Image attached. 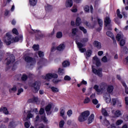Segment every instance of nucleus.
<instances>
[{
  "label": "nucleus",
  "instance_id": "11",
  "mask_svg": "<svg viewBox=\"0 0 128 128\" xmlns=\"http://www.w3.org/2000/svg\"><path fill=\"white\" fill-rule=\"evenodd\" d=\"M93 46H94V48H102V44L98 41H94L93 43Z\"/></svg>",
  "mask_w": 128,
  "mask_h": 128
},
{
  "label": "nucleus",
  "instance_id": "1",
  "mask_svg": "<svg viewBox=\"0 0 128 128\" xmlns=\"http://www.w3.org/2000/svg\"><path fill=\"white\" fill-rule=\"evenodd\" d=\"M88 116H90V111H84L81 113L80 115L78 118V120L80 122H86V120H88Z\"/></svg>",
  "mask_w": 128,
  "mask_h": 128
},
{
  "label": "nucleus",
  "instance_id": "60",
  "mask_svg": "<svg viewBox=\"0 0 128 128\" xmlns=\"http://www.w3.org/2000/svg\"><path fill=\"white\" fill-rule=\"evenodd\" d=\"M12 90H13V92L16 91V86H14L13 88H11V90H9L10 92H12Z\"/></svg>",
  "mask_w": 128,
  "mask_h": 128
},
{
  "label": "nucleus",
  "instance_id": "50",
  "mask_svg": "<svg viewBox=\"0 0 128 128\" xmlns=\"http://www.w3.org/2000/svg\"><path fill=\"white\" fill-rule=\"evenodd\" d=\"M122 122H124V121H122V120H117V122H116V126H120V124H122Z\"/></svg>",
  "mask_w": 128,
  "mask_h": 128
},
{
  "label": "nucleus",
  "instance_id": "56",
  "mask_svg": "<svg viewBox=\"0 0 128 128\" xmlns=\"http://www.w3.org/2000/svg\"><path fill=\"white\" fill-rule=\"evenodd\" d=\"M67 114L68 116H71L72 114V111L71 110H68L67 112Z\"/></svg>",
  "mask_w": 128,
  "mask_h": 128
},
{
  "label": "nucleus",
  "instance_id": "33",
  "mask_svg": "<svg viewBox=\"0 0 128 128\" xmlns=\"http://www.w3.org/2000/svg\"><path fill=\"white\" fill-rule=\"evenodd\" d=\"M21 80L24 82H26L28 80V76L26 74H23L22 76Z\"/></svg>",
  "mask_w": 128,
  "mask_h": 128
},
{
  "label": "nucleus",
  "instance_id": "3",
  "mask_svg": "<svg viewBox=\"0 0 128 128\" xmlns=\"http://www.w3.org/2000/svg\"><path fill=\"white\" fill-rule=\"evenodd\" d=\"M16 60L14 56L12 54H8L7 55V58L6 59V64L8 66V64H12Z\"/></svg>",
  "mask_w": 128,
  "mask_h": 128
},
{
  "label": "nucleus",
  "instance_id": "37",
  "mask_svg": "<svg viewBox=\"0 0 128 128\" xmlns=\"http://www.w3.org/2000/svg\"><path fill=\"white\" fill-rule=\"evenodd\" d=\"M79 28L80 30L83 32L84 34H86V32H88L86 31V29L84 28L82 26H80Z\"/></svg>",
  "mask_w": 128,
  "mask_h": 128
},
{
  "label": "nucleus",
  "instance_id": "9",
  "mask_svg": "<svg viewBox=\"0 0 128 128\" xmlns=\"http://www.w3.org/2000/svg\"><path fill=\"white\" fill-rule=\"evenodd\" d=\"M25 61H26V62H32V64H36V59L28 56L25 58Z\"/></svg>",
  "mask_w": 128,
  "mask_h": 128
},
{
  "label": "nucleus",
  "instance_id": "30",
  "mask_svg": "<svg viewBox=\"0 0 128 128\" xmlns=\"http://www.w3.org/2000/svg\"><path fill=\"white\" fill-rule=\"evenodd\" d=\"M16 124H14V121L12 120L9 124L8 128H12L15 126Z\"/></svg>",
  "mask_w": 128,
  "mask_h": 128
},
{
  "label": "nucleus",
  "instance_id": "64",
  "mask_svg": "<svg viewBox=\"0 0 128 128\" xmlns=\"http://www.w3.org/2000/svg\"><path fill=\"white\" fill-rule=\"evenodd\" d=\"M125 102H126V104L128 106V96L125 97Z\"/></svg>",
  "mask_w": 128,
  "mask_h": 128
},
{
  "label": "nucleus",
  "instance_id": "29",
  "mask_svg": "<svg viewBox=\"0 0 128 128\" xmlns=\"http://www.w3.org/2000/svg\"><path fill=\"white\" fill-rule=\"evenodd\" d=\"M51 90L53 92H60L58 88L54 86L51 87Z\"/></svg>",
  "mask_w": 128,
  "mask_h": 128
},
{
  "label": "nucleus",
  "instance_id": "52",
  "mask_svg": "<svg viewBox=\"0 0 128 128\" xmlns=\"http://www.w3.org/2000/svg\"><path fill=\"white\" fill-rule=\"evenodd\" d=\"M38 54L40 58H42V56H44V52H42V51H39L38 52Z\"/></svg>",
  "mask_w": 128,
  "mask_h": 128
},
{
  "label": "nucleus",
  "instance_id": "39",
  "mask_svg": "<svg viewBox=\"0 0 128 128\" xmlns=\"http://www.w3.org/2000/svg\"><path fill=\"white\" fill-rule=\"evenodd\" d=\"M32 48H34V50H40V46L34 44Z\"/></svg>",
  "mask_w": 128,
  "mask_h": 128
},
{
  "label": "nucleus",
  "instance_id": "21",
  "mask_svg": "<svg viewBox=\"0 0 128 128\" xmlns=\"http://www.w3.org/2000/svg\"><path fill=\"white\" fill-rule=\"evenodd\" d=\"M38 100V98L37 97H34L32 99H30L28 100V102H36Z\"/></svg>",
  "mask_w": 128,
  "mask_h": 128
},
{
  "label": "nucleus",
  "instance_id": "44",
  "mask_svg": "<svg viewBox=\"0 0 128 128\" xmlns=\"http://www.w3.org/2000/svg\"><path fill=\"white\" fill-rule=\"evenodd\" d=\"M86 56L88 58H90V56H92V50H87V52H86Z\"/></svg>",
  "mask_w": 128,
  "mask_h": 128
},
{
  "label": "nucleus",
  "instance_id": "27",
  "mask_svg": "<svg viewBox=\"0 0 128 128\" xmlns=\"http://www.w3.org/2000/svg\"><path fill=\"white\" fill-rule=\"evenodd\" d=\"M60 116L64 118V108H61L60 110Z\"/></svg>",
  "mask_w": 128,
  "mask_h": 128
},
{
  "label": "nucleus",
  "instance_id": "47",
  "mask_svg": "<svg viewBox=\"0 0 128 128\" xmlns=\"http://www.w3.org/2000/svg\"><path fill=\"white\" fill-rule=\"evenodd\" d=\"M84 10L86 12H90V7L88 6H85L84 7Z\"/></svg>",
  "mask_w": 128,
  "mask_h": 128
},
{
  "label": "nucleus",
  "instance_id": "57",
  "mask_svg": "<svg viewBox=\"0 0 128 128\" xmlns=\"http://www.w3.org/2000/svg\"><path fill=\"white\" fill-rule=\"evenodd\" d=\"M98 24L100 26H102V20L100 19H98Z\"/></svg>",
  "mask_w": 128,
  "mask_h": 128
},
{
  "label": "nucleus",
  "instance_id": "4",
  "mask_svg": "<svg viewBox=\"0 0 128 128\" xmlns=\"http://www.w3.org/2000/svg\"><path fill=\"white\" fill-rule=\"evenodd\" d=\"M58 76L56 74L53 73L46 74V76H42V78L44 80H50L51 78H58Z\"/></svg>",
  "mask_w": 128,
  "mask_h": 128
},
{
  "label": "nucleus",
  "instance_id": "28",
  "mask_svg": "<svg viewBox=\"0 0 128 128\" xmlns=\"http://www.w3.org/2000/svg\"><path fill=\"white\" fill-rule=\"evenodd\" d=\"M56 37L57 38H62V32H58L56 33Z\"/></svg>",
  "mask_w": 128,
  "mask_h": 128
},
{
  "label": "nucleus",
  "instance_id": "53",
  "mask_svg": "<svg viewBox=\"0 0 128 128\" xmlns=\"http://www.w3.org/2000/svg\"><path fill=\"white\" fill-rule=\"evenodd\" d=\"M64 80H70L72 78H70V76H66L64 78Z\"/></svg>",
  "mask_w": 128,
  "mask_h": 128
},
{
  "label": "nucleus",
  "instance_id": "40",
  "mask_svg": "<svg viewBox=\"0 0 128 128\" xmlns=\"http://www.w3.org/2000/svg\"><path fill=\"white\" fill-rule=\"evenodd\" d=\"M90 102V99L89 98L86 97L84 101V104H88Z\"/></svg>",
  "mask_w": 128,
  "mask_h": 128
},
{
  "label": "nucleus",
  "instance_id": "31",
  "mask_svg": "<svg viewBox=\"0 0 128 128\" xmlns=\"http://www.w3.org/2000/svg\"><path fill=\"white\" fill-rule=\"evenodd\" d=\"M64 120H62L59 122V128H64Z\"/></svg>",
  "mask_w": 128,
  "mask_h": 128
},
{
  "label": "nucleus",
  "instance_id": "18",
  "mask_svg": "<svg viewBox=\"0 0 128 128\" xmlns=\"http://www.w3.org/2000/svg\"><path fill=\"white\" fill-rule=\"evenodd\" d=\"M94 114H92L88 118V124H92V122H94Z\"/></svg>",
  "mask_w": 128,
  "mask_h": 128
},
{
  "label": "nucleus",
  "instance_id": "46",
  "mask_svg": "<svg viewBox=\"0 0 128 128\" xmlns=\"http://www.w3.org/2000/svg\"><path fill=\"white\" fill-rule=\"evenodd\" d=\"M78 30L76 28H73L72 29V34H76L77 32H78Z\"/></svg>",
  "mask_w": 128,
  "mask_h": 128
},
{
  "label": "nucleus",
  "instance_id": "48",
  "mask_svg": "<svg viewBox=\"0 0 128 128\" xmlns=\"http://www.w3.org/2000/svg\"><path fill=\"white\" fill-rule=\"evenodd\" d=\"M34 118V114L31 113H29L27 116L26 120H30V118Z\"/></svg>",
  "mask_w": 128,
  "mask_h": 128
},
{
  "label": "nucleus",
  "instance_id": "10",
  "mask_svg": "<svg viewBox=\"0 0 128 128\" xmlns=\"http://www.w3.org/2000/svg\"><path fill=\"white\" fill-rule=\"evenodd\" d=\"M92 62L96 64V66H100V59L97 56H94L93 58Z\"/></svg>",
  "mask_w": 128,
  "mask_h": 128
},
{
  "label": "nucleus",
  "instance_id": "49",
  "mask_svg": "<svg viewBox=\"0 0 128 128\" xmlns=\"http://www.w3.org/2000/svg\"><path fill=\"white\" fill-rule=\"evenodd\" d=\"M35 112V114H38V108H35L34 109H33L32 110H31L30 111V112Z\"/></svg>",
  "mask_w": 128,
  "mask_h": 128
},
{
  "label": "nucleus",
  "instance_id": "19",
  "mask_svg": "<svg viewBox=\"0 0 128 128\" xmlns=\"http://www.w3.org/2000/svg\"><path fill=\"white\" fill-rule=\"evenodd\" d=\"M58 50H60V52H62V50H64V44H62L58 46L57 47Z\"/></svg>",
  "mask_w": 128,
  "mask_h": 128
},
{
  "label": "nucleus",
  "instance_id": "35",
  "mask_svg": "<svg viewBox=\"0 0 128 128\" xmlns=\"http://www.w3.org/2000/svg\"><path fill=\"white\" fill-rule=\"evenodd\" d=\"M94 88L96 90V92H97L98 94H100V90L98 89V86L94 85Z\"/></svg>",
  "mask_w": 128,
  "mask_h": 128
},
{
  "label": "nucleus",
  "instance_id": "38",
  "mask_svg": "<svg viewBox=\"0 0 128 128\" xmlns=\"http://www.w3.org/2000/svg\"><path fill=\"white\" fill-rule=\"evenodd\" d=\"M121 50H122L124 54H128V48L126 46L122 47V49H121Z\"/></svg>",
  "mask_w": 128,
  "mask_h": 128
},
{
  "label": "nucleus",
  "instance_id": "51",
  "mask_svg": "<svg viewBox=\"0 0 128 128\" xmlns=\"http://www.w3.org/2000/svg\"><path fill=\"white\" fill-rule=\"evenodd\" d=\"M12 32H13V34H14L16 36H18V30H16V28H13Z\"/></svg>",
  "mask_w": 128,
  "mask_h": 128
},
{
  "label": "nucleus",
  "instance_id": "25",
  "mask_svg": "<svg viewBox=\"0 0 128 128\" xmlns=\"http://www.w3.org/2000/svg\"><path fill=\"white\" fill-rule=\"evenodd\" d=\"M76 26H80V24H82V20H80V18L78 17L76 19Z\"/></svg>",
  "mask_w": 128,
  "mask_h": 128
},
{
  "label": "nucleus",
  "instance_id": "22",
  "mask_svg": "<svg viewBox=\"0 0 128 128\" xmlns=\"http://www.w3.org/2000/svg\"><path fill=\"white\" fill-rule=\"evenodd\" d=\"M37 2H38V0H29V2L30 6H36V4Z\"/></svg>",
  "mask_w": 128,
  "mask_h": 128
},
{
  "label": "nucleus",
  "instance_id": "20",
  "mask_svg": "<svg viewBox=\"0 0 128 128\" xmlns=\"http://www.w3.org/2000/svg\"><path fill=\"white\" fill-rule=\"evenodd\" d=\"M114 91V86H109L107 88V92L109 94H110V92H112Z\"/></svg>",
  "mask_w": 128,
  "mask_h": 128
},
{
  "label": "nucleus",
  "instance_id": "32",
  "mask_svg": "<svg viewBox=\"0 0 128 128\" xmlns=\"http://www.w3.org/2000/svg\"><path fill=\"white\" fill-rule=\"evenodd\" d=\"M62 66L64 68H66L70 66V62L68 61H64L62 62Z\"/></svg>",
  "mask_w": 128,
  "mask_h": 128
},
{
  "label": "nucleus",
  "instance_id": "5",
  "mask_svg": "<svg viewBox=\"0 0 128 128\" xmlns=\"http://www.w3.org/2000/svg\"><path fill=\"white\" fill-rule=\"evenodd\" d=\"M40 82L36 81L33 83L30 86L32 88V90H34V92H38V90H40Z\"/></svg>",
  "mask_w": 128,
  "mask_h": 128
},
{
  "label": "nucleus",
  "instance_id": "26",
  "mask_svg": "<svg viewBox=\"0 0 128 128\" xmlns=\"http://www.w3.org/2000/svg\"><path fill=\"white\" fill-rule=\"evenodd\" d=\"M116 102H120V101L116 98H112L111 100V104H112L113 106H115Z\"/></svg>",
  "mask_w": 128,
  "mask_h": 128
},
{
  "label": "nucleus",
  "instance_id": "15",
  "mask_svg": "<svg viewBox=\"0 0 128 128\" xmlns=\"http://www.w3.org/2000/svg\"><path fill=\"white\" fill-rule=\"evenodd\" d=\"M72 4H74L72 0H66V8H72Z\"/></svg>",
  "mask_w": 128,
  "mask_h": 128
},
{
  "label": "nucleus",
  "instance_id": "7",
  "mask_svg": "<svg viewBox=\"0 0 128 128\" xmlns=\"http://www.w3.org/2000/svg\"><path fill=\"white\" fill-rule=\"evenodd\" d=\"M110 18V17L106 16L104 20V26L106 28H108V26H112V25H110V22H111Z\"/></svg>",
  "mask_w": 128,
  "mask_h": 128
},
{
  "label": "nucleus",
  "instance_id": "12",
  "mask_svg": "<svg viewBox=\"0 0 128 128\" xmlns=\"http://www.w3.org/2000/svg\"><path fill=\"white\" fill-rule=\"evenodd\" d=\"M104 100H106L107 104L110 102V96L109 94H106L104 96Z\"/></svg>",
  "mask_w": 128,
  "mask_h": 128
},
{
  "label": "nucleus",
  "instance_id": "36",
  "mask_svg": "<svg viewBox=\"0 0 128 128\" xmlns=\"http://www.w3.org/2000/svg\"><path fill=\"white\" fill-rule=\"evenodd\" d=\"M58 74L61 75L64 74V69L60 68L58 70Z\"/></svg>",
  "mask_w": 128,
  "mask_h": 128
},
{
  "label": "nucleus",
  "instance_id": "24",
  "mask_svg": "<svg viewBox=\"0 0 128 128\" xmlns=\"http://www.w3.org/2000/svg\"><path fill=\"white\" fill-rule=\"evenodd\" d=\"M45 9L46 12H50V10H52V6L50 4H47L45 7Z\"/></svg>",
  "mask_w": 128,
  "mask_h": 128
},
{
  "label": "nucleus",
  "instance_id": "63",
  "mask_svg": "<svg viewBox=\"0 0 128 128\" xmlns=\"http://www.w3.org/2000/svg\"><path fill=\"white\" fill-rule=\"evenodd\" d=\"M24 126L26 128H30V122H26L24 124Z\"/></svg>",
  "mask_w": 128,
  "mask_h": 128
},
{
  "label": "nucleus",
  "instance_id": "23",
  "mask_svg": "<svg viewBox=\"0 0 128 128\" xmlns=\"http://www.w3.org/2000/svg\"><path fill=\"white\" fill-rule=\"evenodd\" d=\"M1 112H3L4 114H8V108L6 107H2L1 108Z\"/></svg>",
  "mask_w": 128,
  "mask_h": 128
},
{
  "label": "nucleus",
  "instance_id": "14",
  "mask_svg": "<svg viewBox=\"0 0 128 128\" xmlns=\"http://www.w3.org/2000/svg\"><path fill=\"white\" fill-rule=\"evenodd\" d=\"M112 114H114L115 118H118V116H122V112L120 110H116V112L114 110H112Z\"/></svg>",
  "mask_w": 128,
  "mask_h": 128
},
{
  "label": "nucleus",
  "instance_id": "41",
  "mask_svg": "<svg viewBox=\"0 0 128 128\" xmlns=\"http://www.w3.org/2000/svg\"><path fill=\"white\" fill-rule=\"evenodd\" d=\"M102 112L104 116H108V112H106V109L102 108Z\"/></svg>",
  "mask_w": 128,
  "mask_h": 128
},
{
  "label": "nucleus",
  "instance_id": "62",
  "mask_svg": "<svg viewBox=\"0 0 128 128\" xmlns=\"http://www.w3.org/2000/svg\"><path fill=\"white\" fill-rule=\"evenodd\" d=\"M54 34V30H53L50 34H48V36H49V38H52Z\"/></svg>",
  "mask_w": 128,
  "mask_h": 128
},
{
  "label": "nucleus",
  "instance_id": "2",
  "mask_svg": "<svg viewBox=\"0 0 128 128\" xmlns=\"http://www.w3.org/2000/svg\"><path fill=\"white\" fill-rule=\"evenodd\" d=\"M4 41L7 46H10V44L13 42L12 38V35L9 33H7L4 38Z\"/></svg>",
  "mask_w": 128,
  "mask_h": 128
},
{
  "label": "nucleus",
  "instance_id": "17",
  "mask_svg": "<svg viewBox=\"0 0 128 128\" xmlns=\"http://www.w3.org/2000/svg\"><path fill=\"white\" fill-rule=\"evenodd\" d=\"M124 44H126V38H124V39H122V40H120V46L121 50H122V47H124Z\"/></svg>",
  "mask_w": 128,
  "mask_h": 128
},
{
  "label": "nucleus",
  "instance_id": "59",
  "mask_svg": "<svg viewBox=\"0 0 128 128\" xmlns=\"http://www.w3.org/2000/svg\"><path fill=\"white\" fill-rule=\"evenodd\" d=\"M44 112V109L41 108L39 111L40 114H43Z\"/></svg>",
  "mask_w": 128,
  "mask_h": 128
},
{
  "label": "nucleus",
  "instance_id": "54",
  "mask_svg": "<svg viewBox=\"0 0 128 128\" xmlns=\"http://www.w3.org/2000/svg\"><path fill=\"white\" fill-rule=\"evenodd\" d=\"M102 62H108V58H106V56H104L102 59Z\"/></svg>",
  "mask_w": 128,
  "mask_h": 128
},
{
  "label": "nucleus",
  "instance_id": "8",
  "mask_svg": "<svg viewBox=\"0 0 128 128\" xmlns=\"http://www.w3.org/2000/svg\"><path fill=\"white\" fill-rule=\"evenodd\" d=\"M108 90V85L105 83L100 84V92H104Z\"/></svg>",
  "mask_w": 128,
  "mask_h": 128
},
{
  "label": "nucleus",
  "instance_id": "55",
  "mask_svg": "<svg viewBox=\"0 0 128 128\" xmlns=\"http://www.w3.org/2000/svg\"><path fill=\"white\" fill-rule=\"evenodd\" d=\"M104 124L105 125V126H110V122H108V120H104Z\"/></svg>",
  "mask_w": 128,
  "mask_h": 128
},
{
  "label": "nucleus",
  "instance_id": "13",
  "mask_svg": "<svg viewBox=\"0 0 128 128\" xmlns=\"http://www.w3.org/2000/svg\"><path fill=\"white\" fill-rule=\"evenodd\" d=\"M124 38H126L124 37V34L122 33V32H119L116 36V39L118 42H120V40H122Z\"/></svg>",
  "mask_w": 128,
  "mask_h": 128
},
{
  "label": "nucleus",
  "instance_id": "34",
  "mask_svg": "<svg viewBox=\"0 0 128 128\" xmlns=\"http://www.w3.org/2000/svg\"><path fill=\"white\" fill-rule=\"evenodd\" d=\"M116 14H117V16L119 18H122V14H120V9L117 10Z\"/></svg>",
  "mask_w": 128,
  "mask_h": 128
},
{
  "label": "nucleus",
  "instance_id": "61",
  "mask_svg": "<svg viewBox=\"0 0 128 128\" xmlns=\"http://www.w3.org/2000/svg\"><path fill=\"white\" fill-rule=\"evenodd\" d=\"M77 46H78V47L79 48H82V46H84V45L82 44L80 42L77 43Z\"/></svg>",
  "mask_w": 128,
  "mask_h": 128
},
{
  "label": "nucleus",
  "instance_id": "43",
  "mask_svg": "<svg viewBox=\"0 0 128 128\" xmlns=\"http://www.w3.org/2000/svg\"><path fill=\"white\" fill-rule=\"evenodd\" d=\"M106 35L108 36H110V38H114V34L112 33V32H106Z\"/></svg>",
  "mask_w": 128,
  "mask_h": 128
},
{
  "label": "nucleus",
  "instance_id": "58",
  "mask_svg": "<svg viewBox=\"0 0 128 128\" xmlns=\"http://www.w3.org/2000/svg\"><path fill=\"white\" fill-rule=\"evenodd\" d=\"M92 102L94 104H98V101L96 99H94L92 100Z\"/></svg>",
  "mask_w": 128,
  "mask_h": 128
},
{
  "label": "nucleus",
  "instance_id": "42",
  "mask_svg": "<svg viewBox=\"0 0 128 128\" xmlns=\"http://www.w3.org/2000/svg\"><path fill=\"white\" fill-rule=\"evenodd\" d=\"M52 108V105L48 104L46 108V112H50V109Z\"/></svg>",
  "mask_w": 128,
  "mask_h": 128
},
{
  "label": "nucleus",
  "instance_id": "6",
  "mask_svg": "<svg viewBox=\"0 0 128 128\" xmlns=\"http://www.w3.org/2000/svg\"><path fill=\"white\" fill-rule=\"evenodd\" d=\"M92 71L93 72L94 74H96L100 76V78H102V68H100L98 70H96L94 68V66H92Z\"/></svg>",
  "mask_w": 128,
  "mask_h": 128
},
{
  "label": "nucleus",
  "instance_id": "45",
  "mask_svg": "<svg viewBox=\"0 0 128 128\" xmlns=\"http://www.w3.org/2000/svg\"><path fill=\"white\" fill-rule=\"evenodd\" d=\"M21 92H24V89L22 88H20L18 89L17 96H20L21 94Z\"/></svg>",
  "mask_w": 128,
  "mask_h": 128
},
{
  "label": "nucleus",
  "instance_id": "16",
  "mask_svg": "<svg viewBox=\"0 0 128 128\" xmlns=\"http://www.w3.org/2000/svg\"><path fill=\"white\" fill-rule=\"evenodd\" d=\"M20 40H22V36L20 35L18 36H16L14 38H12V42H18Z\"/></svg>",
  "mask_w": 128,
  "mask_h": 128
}]
</instances>
